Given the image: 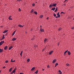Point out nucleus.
I'll list each match as a JSON object with an SVG mask.
<instances>
[{
	"label": "nucleus",
	"mask_w": 74,
	"mask_h": 74,
	"mask_svg": "<svg viewBox=\"0 0 74 74\" xmlns=\"http://www.w3.org/2000/svg\"><path fill=\"white\" fill-rule=\"evenodd\" d=\"M49 18V17H48L47 18V19H48Z\"/></svg>",
	"instance_id": "603ef678"
},
{
	"label": "nucleus",
	"mask_w": 74,
	"mask_h": 74,
	"mask_svg": "<svg viewBox=\"0 0 74 74\" xmlns=\"http://www.w3.org/2000/svg\"><path fill=\"white\" fill-rule=\"evenodd\" d=\"M18 26L20 27H23V26H22V25H18Z\"/></svg>",
	"instance_id": "0eeeda50"
},
{
	"label": "nucleus",
	"mask_w": 74,
	"mask_h": 74,
	"mask_svg": "<svg viewBox=\"0 0 74 74\" xmlns=\"http://www.w3.org/2000/svg\"><path fill=\"white\" fill-rule=\"evenodd\" d=\"M1 27H3V26H1Z\"/></svg>",
	"instance_id": "5fc2aeb1"
},
{
	"label": "nucleus",
	"mask_w": 74,
	"mask_h": 74,
	"mask_svg": "<svg viewBox=\"0 0 74 74\" xmlns=\"http://www.w3.org/2000/svg\"><path fill=\"white\" fill-rule=\"evenodd\" d=\"M34 14H35L36 15H37V12H35Z\"/></svg>",
	"instance_id": "2f4dec72"
},
{
	"label": "nucleus",
	"mask_w": 74,
	"mask_h": 74,
	"mask_svg": "<svg viewBox=\"0 0 74 74\" xmlns=\"http://www.w3.org/2000/svg\"><path fill=\"white\" fill-rule=\"evenodd\" d=\"M42 70L43 71H44V69H42Z\"/></svg>",
	"instance_id": "4d7b16f0"
},
{
	"label": "nucleus",
	"mask_w": 74,
	"mask_h": 74,
	"mask_svg": "<svg viewBox=\"0 0 74 74\" xmlns=\"http://www.w3.org/2000/svg\"><path fill=\"white\" fill-rule=\"evenodd\" d=\"M59 73H61V71L59 70Z\"/></svg>",
	"instance_id": "37998d69"
},
{
	"label": "nucleus",
	"mask_w": 74,
	"mask_h": 74,
	"mask_svg": "<svg viewBox=\"0 0 74 74\" xmlns=\"http://www.w3.org/2000/svg\"><path fill=\"white\" fill-rule=\"evenodd\" d=\"M16 40V39L15 38H14L12 39V41H15Z\"/></svg>",
	"instance_id": "dca6fc26"
},
{
	"label": "nucleus",
	"mask_w": 74,
	"mask_h": 74,
	"mask_svg": "<svg viewBox=\"0 0 74 74\" xmlns=\"http://www.w3.org/2000/svg\"><path fill=\"white\" fill-rule=\"evenodd\" d=\"M32 6H34L35 5V4H34V3H33L32 4Z\"/></svg>",
	"instance_id": "c9c22d12"
},
{
	"label": "nucleus",
	"mask_w": 74,
	"mask_h": 74,
	"mask_svg": "<svg viewBox=\"0 0 74 74\" xmlns=\"http://www.w3.org/2000/svg\"><path fill=\"white\" fill-rule=\"evenodd\" d=\"M58 65V63H56L55 64V67H56V66H57Z\"/></svg>",
	"instance_id": "a878e982"
},
{
	"label": "nucleus",
	"mask_w": 74,
	"mask_h": 74,
	"mask_svg": "<svg viewBox=\"0 0 74 74\" xmlns=\"http://www.w3.org/2000/svg\"><path fill=\"white\" fill-rule=\"evenodd\" d=\"M68 52V50H66V51H65L64 52V55H65L66 54V53H67V52Z\"/></svg>",
	"instance_id": "4468645a"
},
{
	"label": "nucleus",
	"mask_w": 74,
	"mask_h": 74,
	"mask_svg": "<svg viewBox=\"0 0 74 74\" xmlns=\"http://www.w3.org/2000/svg\"><path fill=\"white\" fill-rule=\"evenodd\" d=\"M40 28H42L41 27H42V26L41 25L40 26Z\"/></svg>",
	"instance_id": "6e6d98bb"
},
{
	"label": "nucleus",
	"mask_w": 74,
	"mask_h": 74,
	"mask_svg": "<svg viewBox=\"0 0 74 74\" xmlns=\"http://www.w3.org/2000/svg\"><path fill=\"white\" fill-rule=\"evenodd\" d=\"M11 16H9V20H12V18H11Z\"/></svg>",
	"instance_id": "6e6552de"
},
{
	"label": "nucleus",
	"mask_w": 74,
	"mask_h": 74,
	"mask_svg": "<svg viewBox=\"0 0 74 74\" xmlns=\"http://www.w3.org/2000/svg\"><path fill=\"white\" fill-rule=\"evenodd\" d=\"M35 74H37L38 73V70H37L36 71V72H35Z\"/></svg>",
	"instance_id": "cd10ccee"
},
{
	"label": "nucleus",
	"mask_w": 74,
	"mask_h": 74,
	"mask_svg": "<svg viewBox=\"0 0 74 74\" xmlns=\"http://www.w3.org/2000/svg\"><path fill=\"white\" fill-rule=\"evenodd\" d=\"M37 3V2H36V3Z\"/></svg>",
	"instance_id": "0e129e2a"
},
{
	"label": "nucleus",
	"mask_w": 74,
	"mask_h": 74,
	"mask_svg": "<svg viewBox=\"0 0 74 74\" xmlns=\"http://www.w3.org/2000/svg\"><path fill=\"white\" fill-rule=\"evenodd\" d=\"M53 51H51V52H50L49 53V55H51V54H52V53H53Z\"/></svg>",
	"instance_id": "6ab92c4d"
},
{
	"label": "nucleus",
	"mask_w": 74,
	"mask_h": 74,
	"mask_svg": "<svg viewBox=\"0 0 74 74\" xmlns=\"http://www.w3.org/2000/svg\"><path fill=\"white\" fill-rule=\"evenodd\" d=\"M47 67H48V68H49V65H48V66H47Z\"/></svg>",
	"instance_id": "49530a36"
},
{
	"label": "nucleus",
	"mask_w": 74,
	"mask_h": 74,
	"mask_svg": "<svg viewBox=\"0 0 74 74\" xmlns=\"http://www.w3.org/2000/svg\"><path fill=\"white\" fill-rule=\"evenodd\" d=\"M38 46H36V47H37Z\"/></svg>",
	"instance_id": "052dcab7"
},
{
	"label": "nucleus",
	"mask_w": 74,
	"mask_h": 74,
	"mask_svg": "<svg viewBox=\"0 0 74 74\" xmlns=\"http://www.w3.org/2000/svg\"><path fill=\"white\" fill-rule=\"evenodd\" d=\"M62 72H61V73H60V74H62Z\"/></svg>",
	"instance_id": "680f3d73"
},
{
	"label": "nucleus",
	"mask_w": 74,
	"mask_h": 74,
	"mask_svg": "<svg viewBox=\"0 0 74 74\" xmlns=\"http://www.w3.org/2000/svg\"><path fill=\"white\" fill-rule=\"evenodd\" d=\"M13 73H14V72H12L11 73V74H13Z\"/></svg>",
	"instance_id": "de8ad7c7"
},
{
	"label": "nucleus",
	"mask_w": 74,
	"mask_h": 74,
	"mask_svg": "<svg viewBox=\"0 0 74 74\" xmlns=\"http://www.w3.org/2000/svg\"><path fill=\"white\" fill-rule=\"evenodd\" d=\"M16 32V30L14 32H13V34H12V36H14V34H15V32Z\"/></svg>",
	"instance_id": "ddd939ff"
},
{
	"label": "nucleus",
	"mask_w": 74,
	"mask_h": 74,
	"mask_svg": "<svg viewBox=\"0 0 74 74\" xmlns=\"http://www.w3.org/2000/svg\"><path fill=\"white\" fill-rule=\"evenodd\" d=\"M34 47H35V46H34Z\"/></svg>",
	"instance_id": "774afa93"
},
{
	"label": "nucleus",
	"mask_w": 74,
	"mask_h": 74,
	"mask_svg": "<svg viewBox=\"0 0 74 74\" xmlns=\"http://www.w3.org/2000/svg\"><path fill=\"white\" fill-rule=\"evenodd\" d=\"M8 31V30H5L3 32V33H7V32Z\"/></svg>",
	"instance_id": "aec40b11"
},
{
	"label": "nucleus",
	"mask_w": 74,
	"mask_h": 74,
	"mask_svg": "<svg viewBox=\"0 0 74 74\" xmlns=\"http://www.w3.org/2000/svg\"><path fill=\"white\" fill-rule=\"evenodd\" d=\"M58 16H57L56 17V18H58Z\"/></svg>",
	"instance_id": "3c124183"
},
{
	"label": "nucleus",
	"mask_w": 74,
	"mask_h": 74,
	"mask_svg": "<svg viewBox=\"0 0 74 74\" xmlns=\"http://www.w3.org/2000/svg\"><path fill=\"white\" fill-rule=\"evenodd\" d=\"M22 53H23V51H21V53H20V55L21 56H22Z\"/></svg>",
	"instance_id": "412c9836"
},
{
	"label": "nucleus",
	"mask_w": 74,
	"mask_h": 74,
	"mask_svg": "<svg viewBox=\"0 0 74 74\" xmlns=\"http://www.w3.org/2000/svg\"><path fill=\"white\" fill-rule=\"evenodd\" d=\"M53 16H54V17H56V15L55 13H54L53 14Z\"/></svg>",
	"instance_id": "bb28decb"
},
{
	"label": "nucleus",
	"mask_w": 74,
	"mask_h": 74,
	"mask_svg": "<svg viewBox=\"0 0 74 74\" xmlns=\"http://www.w3.org/2000/svg\"><path fill=\"white\" fill-rule=\"evenodd\" d=\"M47 39L46 38H45V39L44 40V41L45 42H47Z\"/></svg>",
	"instance_id": "5701e85b"
},
{
	"label": "nucleus",
	"mask_w": 74,
	"mask_h": 74,
	"mask_svg": "<svg viewBox=\"0 0 74 74\" xmlns=\"http://www.w3.org/2000/svg\"><path fill=\"white\" fill-rule=\"evenodd\" d=\"M8 60H6L5 61V63H8Z\"/></svg>",
	"instance_id": "72a5a7b5"
},
{
	"label": "nucleus",
	"mask_w": 74,
	"mask_h": 74,
	"mask_svg": "<svg viewBox=\"0 0 74 74\" xmlns=\"http://www.w3.org/2000/svg\"><path fill=\"white\" fill-rule=\"evenodd\" d=\"M68 54L69 55H70L71 54V53L69 51H68Z\"/></svg>",
	"instance_id": "f3484780"
},
{
	"label": "nucleus",
	"mask_w": 74,
	"mask_h": 74,
	"mask_svg": "<svg viewBox=\"0 0 74 74\" xmlns=\"http://www.w3.org/2000/svg\"><path fill=\"white\" fill-rule=\"evenodd\" d=\"M46 48V47H45V48Z\"/></svg>",
	"instance_id": "338daca9"
},
{
	"label": "nucleus",
	"mask_w": 74,
	"mask_h": 74,
	"mask_svg": "<svg viewBox=\"0 0 74 74\" xmlns=\"http://www.w3.org/2000/svg\"><path fill=\"white\" fill-rule=\"evenodd\" d=\"M13 61H12V59L11 60V62H12Z\"/></svg>",
	"instance_id": "a19ab883"
},
{
	"label": "nucleus",
	"mask_w": 74,
	"mask_h": 74,
	"mask_svg": "<svg viewBox=\"0 0 74 74\" xmlns=\"http://www.w3.org/2000/svg\"><path fill=\"white\" fill-rule=\"evenodd\" d=\"M0 73H1V71H0Z\"/></svg>",
	"instance_id": "e2e57ef3"
},
{
	"label": "nucleus",
	"mask_w": 74,
	"mask_h": 74,
	"mask_svg": "<svg viewBox=\"0 0 74 74\" xmlns=\"http://www.w3.org/2000/svg\"><path fill=\"white\" fill-rule=\"evenodd\" d=\"M44 50H45V48H44V49L42 50V51H44Z\"/></svg>",
	"instance_id": "09e8293b"
},
{
	"label": "nucleus",
	"mask_w": 74,
	"mask_h": 74,
	"mask_svg": "<svg viewBox=\"0 0 74 74\" xmlns=\"http://www.w3.org/2000/svg\"><path fill=\"white\" fill-rule=\"evenodd\" d=\"M12 72L14 73H15L16 72V69H14V70Z\"/></svg>",
	"instance_id": "1a4fd4ad"
},
{
	"label": "nucleus",
	"mask_w": 74,
	"mask_h": 74,
	"mask_svg": "<svg viewBox=\"0 0 74 74\" xmlns=\"http://www.w3.org/2000/svg\"><path fill=\"white\" fill-rule=\"evenodd\" d=\"M7 49H8V47H7V46H5L4 48V49L5 50H6Z\"/></svg>",
	"instance_id": "423d86ee"
},
{
	"label": "nucleus",
	"mask_w": 74,
	"mask_h": 74,
	"mask_svg": "<svg viewBox=\"0 0 74 74\" xmlns=\"http://www.w3.org/2000/svg\"><path fill=\"white\" fill-rule=\"evenodd\" d=\"M40 31L41 32H44V30L43 29H42V28H40Z\"/></svg>",
	"instance_id": "f03ea898"
},
{
	"label": "nucleus",
	"mask_w": 74,
	"mask_h": 74,
	"mask_svg": "<svg viewBox=\"0 0 74 74\" xmlns=\"http://www.w3.org/2000/svg\"><path fill=\"white\" fill-rule=\"evenodd\" d=\"M33 11H34V10L33 9H32L31 11V13H32V12H33Z\"/></svg>",
	"instance_id": "393cba45"
},
{
	"label": "nucleus",
	"mask_w": 74,
	"mask_h": 74,
	"mask_svg": "<svg viewBox=\"0 0 74 74\" xmlns=\"http://www.w3.org/2000/svg\"><path fill=\"white\" fill-rule=\"evenodd\" d=\"M72 29H74V27H71Z\"/></svg>",
	"instance_id": "58836bf2"
},
{
	"label": "nucleus",
	"mask_w": 74,
	"mask_h": 74,
	"mask_svg": "<svg viewBox=\"0 0 74 74\" xmlns=\"http://www.w3.org/2000/svg\"><path fill=\"white\" fill-rule=\"evenodd\" d=\"M12 68H11L9 69V72H11V71H12Z\"/></svg>",
	"instance_id": "4be33fe9"
},
{
	"label": "nucleus",
	"mask_w": 74,
	"mask_h": 74,
	"mask_svg": "<svg viewBox=\"0 0 74 74\" xmlns=\"http://www.w3.org/2000/svg\"><path fill=\"white\" fill-rule=\"evenodd\" d=\"M59 44H60V43L59 42L58 44V46H59Z\"/></svg>",
	"instance_id": "e433bc0d"
},
{
	"label": "nucleus",
	"mask_w": 74,
	"mask_h": 74,
	"mask_svg": "<svg viewBox=\"0 0 74 74\" xmlns=\"http://www.w3.org/2000/svg\"><path fill=\"white\" fill-rule=\"evenodd\" d=\"M18 10H19V11H21V8H19L18 9Z\"/></svg>",
	"instance_id": "4c0bfd02"
},
{
	"label": "nucleus",
	"mask_w": 74,
	"mask_h": 74,
	"mask_svg": "<svg viewBox=\"0 0 74 74\" xmlns=\"http://www.w3.org/2000/svg\"><path fill=\"white\" fill-rule=\"evenodd\" d=\"M3 49H0V53H1V52H3Z\"/></svg>",
	"instance_id": "9b49d317"
},
{
	"label": "nucleus",
	"mask_w": 74,
	"mask_h": 74,
	"mask_svg": "<svg viewBox=\"0 0 74 74\" xmlns=\"http://www.w3.org/2000/svg\"><path fill=\"white\" fill-rule=\"evenodd\" d=\"M5 37H4V35H3V37L1 39V40H3V39H4Z\"/></svg>",
	"instance_id": "39448f33"
},
{
	"label": "nucleus",
	"mask_w": 74,
	"mask_h": 74,
	"mask_svg": "<svg viewBox=\"0 0 74 74\" xmlns=\"http://www.w3.org/2000/svg\"><path fill=\"white\" fill-rule=\"evenodd\" d=\"M34 38H32V40H33Z\"/></svg>",
	"instance_id": "bf43d9fd"
},
{
	"label": "nucleus",
	"mask_w": 74,
	"mask_h": 74,
	"mask_svg": "<svg viewBox=\"0 0 74 74\" xmlns=\"http://www.w3.org/2000/svg\"><path fill=\"white\" fill-rule=\"evenodd\" d=\"M20 74H23V73H20Z\"/></svg>",
	"instance_id": "864d4df0"
},
{
	"label": "nucleus",
	"mask_w": 74,
	"mask_h": 74,
	"mask_svg": "<svg viewBox=\"0 0 74 74\" xmlns=\"http://www.w3.org/2000/svg\"><path fill=\"white\" fill-rule=\"evenodd\" d=\"M4 41H1L0 42V46H1V45H2L3 44V43H4Z\"/></svg>",
	"instance_id": "f257e3e1"
},
{
	"label": "nucleus",
	"mask_w": 74,
	"mask_h": 74,
	"mask_svg": "<svg viewBox=\"0 0 74 74\" xmlns=\"http://www.w3.org/2000/svg\"><path fill=\"white\" fill-rule=\"evenodd\" d=\"M66 66H70V64H69L67 63L66 64Z\"/></svg>",
	"instance_id": "f704fd0d"
},
{
	"label": "nucleus",
	"mask_w": 74,
	"mask_h": 74,
	"mask_svg": "<svg viewBox=\"0 0 74 74\" xmlns=\"http://www.w3.org/2000/svg\"><path fill=\"white\" fill-rule=\"evenodd\" d=\"M57 11H58V8L56 7V10H55L54 11H55V12H57Z\"/></svg>",
	"instance_id": "a211bd4d"
},
{
	"label": "nucleus",
	"mask_w": 74,
	"mask_h": 74,
	"mask_svg": "<svg viewBox=\"0 0 74 74\" xmlns=\"http://www.w3.org/2000/svg\"><path fill=\"white\" fill-rule=\"evenodd\" d=\"M43 17V15H40V18H42Z\"/></svg>",
	"instance_id": "c85d7f7f"
},
{
	"label": "nucleus",
	"mask_w": 74,
	"mask_h": 74,
	"mask_svg": "<svg viewBox=\"0 0 74 74\" xmlns=\"http://www.w3.org/2000/svg\"><path fill=\"white\" fill-rule=\"evenodd\" d=\"M15 62V60H14V61H13L12 62V63H13L14 62Z\"/></svg>",
	"instance_id": "79ce46f5"
},
{
	"label": "nucleus",
	"mask_w": 74,
	"mask_h": 74,
	"mask_svg": "<svg viewBox=\"0 0 74 74\" xmlns=\"http://www.w3.org/2000/svg\"><path fill=\"white\" fill-rule=\"evenodd\" d=\"M27 61L28 62H29V61H30V59H28L27 60Z\"/></svg>",
	"instance_id": "c756f323"
},
{
	"label": "nucleus",
	"mask_w": 74,
	"mask_h": 74,
	"mask_svg": "<svg viewBox=\"0 0 74 74\" xmlns=\"http://www.w3.org/2000/svg\"><path fill=\"white\" fill-rule=\"evenodd\" d=\"M34 69H35V67H33L31 69V71H33V70H34Z\"/></svg>",
	"instance_id": "f8f14e48"
},
{
	"label": "nucleus",
	"mask_w": 74,
	"mask_h": 74,
	"mask_svg": "<svg viewBox=\"0 0 74 74\" xmlns=\"http://www.w3.org/2000/svg\"><path fill=\"white\" fill-rule=\"evenodd\" d=\"M55 8H53L52 9H51V10H53V11H54V10H55Z\"/></svg>",
	"instance_id": "b1692460"
},
{
	"label": "nucleus",
	"mask_w": 74,
	"mask_h": 74,
	"mask_svg": "<svg viewBox=\"0 0 74 74\" xmlns=\"http://www.w3.org/2000/svg\"><path fill=\"white\" fill-rule=\"evenodd\" d=\"M12 48H13V47L12 46L10 47L9 48V50H10V49H12Z\"/></svg>",
	"instance_id": "9d476101"
},
{
	"label": "nucleus",
	"mask_w": 74,
	"mask_h": 74,
	"mask_svg": "<svg viewBox=\"0 0 74 74\" xmlns=\"http://www.w3.org/2000/svg\"><path fill=\"white\" fill-rule=\"evenodd\" d=\"M5 66H3V69H5Z\"/></svg>",
	"instance_id": "c03bdc74"
},
{
	"label": "nucleus",
	"mask_w": 74,
	"mask_h": 74,
	"mask_svg": "<svg viewBox=\"0 0 74 74\" xmlns=\"http://www.w3.org/2000/svg\"><path fill=\"white\" fill-rule=\"evenodd\" d=\"M64 5H66V4Z\"/></svg>",
	"instance_id": "69168bd1"
},
{
	"label": "nucleus",
	"mask_w": 74,
	"mask_h": 74,
	"mask_svg": "<svg viewBox=\"0 0 74 74\" xmlns=\"http://www.w3.org/2000/svg\"><path fill=\"white\" fill-rule=\"evenodd\" d=\"M32 30H33V29H31V31H32Z\"/></svg>",
	"instance_id": "13d9d810"
},
{
	"label": "nucleus",
	"mask_w": 74,
	"mask_h": 74,
	"mask_svg": "<svg viewBox=\"0 0 74 74\" xmlns=\"http://www.w3.org/2000/svg\"><path fill=\"white\" fill-rule=\"evenodd\" d=\"M62 29V28H60L58 29V31H60Z\"/></svg>",
	"instance_id": "473e14b6"
},
{
	"label": "nucleus",
	"mask_w": 74,
	"mask_h": 74,
	"mask_svg": "<svg viewBox=\"0 0 74 74\" xmlns=\"http://www.w3.org/2000/svg\"><path fill=\"white\" fill-rule=\"evenodd\" d=\"M52 5H50V6H49V8H51V7H52Z\"/></svg>",
	"instance_id": "7c9ffc66"
},
{
	"label": "nucleus",
	"mask_w": 74,
	"mask_h": 74,
	"mask_svg": "<svg viewBox=\"0 0 74 74\" xmlns=\"http://www.w3.org/2000/svg\"><path fill=\"white\" fill-rule=\"evenodd\" d=\"M21 0H17V1H21Z\"/></svg>",
	"instance_id": "a18cd8bd"
},
{
	"label": "nucleus",
	"mask_w": 74,
	"mask_h": 74,
	"mask_svg": "<svg viewBox=\"0 0 74 74\" xmlns=\"http://www.w3.org/2000/svg\"><path fill=\"white\" fill-rule=\"evenodd\" d=\"M57 16H58V18H60V14H59V12H58L57 14Z\"/></svg>",
	"instance_id": "7ed1b4c3"
},
{
	"label": "nucleus",
	"mask_w": 74,
	"mask_h": 74,
	"mask_svg": "<svg viewBox=\"0 0 74 74\" xmlns=\"http://www.w3.org/2000/svg\"><path fill=\"white\" fill-rule=\"evenodd\" d=\"M56 5H57V4H56V3H54L52 5V6H53V7H56Z\"/></svg>",
	"instance_id": "20e7f679"
},
{
	"label": "nucleus",
	"mask_w": 74,
	"mask_h": 74,
	"mask_svg": "<svg viewBox=\"0 0 74 74\" xmlns=\"http://www.w3.org/2000/svg\"><path fill=\"white\" fill-rule=\"evenodd\" d=\"M61 14H64V13L63 12H61Z\"/></svg>",
	"instance_id": "ea45409f"
},
{
	"label": "nucleus",
	"mask_w": 74,
	"mask_h": 74,
	"mask_svg": "<svg viewBox=\"0 0 74 74\" xmlns=\"http://www.w3.org/2000/svg\"><path fill=\"white\" fill-rule=\"evenodd\" d=\"M56 60L54 59V60L53 61V63H55V62H56Z\"/></svg>",
	"instance_id": "2eb2a0df"
},
{
	"label": "nucleus",
	"mask_w": 74,
	"mask_h": 74,
	"mask_svg": "<svg viewBox=\"0 0 74 74\" xmlns=\"http://www.w3.org/2000/svg\"><path fill=\"white\" fill-rule=\"evenodd\" d=\"M67 0H65L64 2H66V1H67Z\"/></svg>",
	"instance_id": "8fccbe9b"
}]
</instances>
